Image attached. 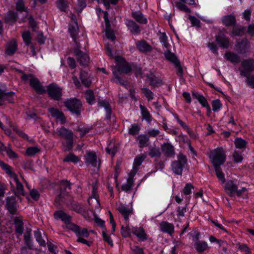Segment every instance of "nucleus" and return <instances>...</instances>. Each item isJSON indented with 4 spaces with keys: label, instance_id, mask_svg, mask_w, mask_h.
<instances>
[{
    "label": "nucleus",
    "instance_id": "obj_1",
    "mask_svg": "<svg viewBox=\"0 0 254 254\" xmlns=\"http://www.w3.org/2000/svg\"><path fill=\"white\" fill-rule=\"evenodd\" d=\"M133 66L131 67L130 64H116L112 66L113 72L115 78L120 84L125 86L127 88L126 82L123 81L122 78L119 76V74L127 73L133 70L136 77H142L143 75H146L142 71V68L138 66V64H133ZM140 65V64H139Z\"/></svg>",
    "mask_w": 254,
    "mask_h": 254
},
{
    "label": "nucleus",
    "instance_id": "obj_2",
    "mask_svg": "<svg viewBox=\"0 0 254 254\" xmlns=\"http://www.w3.org/2000/svg\"><path fill=\"white\" fill-rule=\"evenodd\" d=\"M53 135H57L60 137L65 139L62 142L63 148L65 151H69L72 149L73 144L74 134L71 130H69L62 127L58 128L56 131L53 132Z\"/></svg>",
    "mask_w": 254,
    "mask_h": 254
},
{
    "label": "nucleus",
    "instance_id": "obj_3",
    "mask_svg": "<svg viewBox=\"0 0 254 254\" xmlns=\"http://www.w3.org/2000/svg\"><path fill=\"white\" fill-rule=\"evenodd\" d=\"M209 157L214 167L220 166L225 162L226 155L222 147H218L211 151Z\"/></svg>",
    "mask_w": 254,
    "mask_h": 254
},
{
    "label": "nucleus",
    "instance_id": "obj_4",
    "mask_svg": "<svg viewBox=\"0 0 254 254\" xmlns=\"http://www.w3.org/2000/svg\"><path fill=\"white\" fill-rule=\"evenodd\" d=\"M24 245L20 249L21 254H33L34 251H37L35 249L31 236V230L27 229L24 234Z\"/></svg>",
    "mask_w": 254,
    "mask_h": 254
},
{
    "label": "nucleus",
    "instance_id": "obj_5",
    "mask_svg": "<svg viewBox=\"0 0 254 254\" xmlns=\"http://www.w3.org/2000/svg\"><path fill=\"white\" fill-rule=\"evenodd\" d=\"M187 162L186 156L182 153H179L177 155V160L172 162L173 172L176 175H182L183 169L187 165Z\"/></svg>",
    "mask_w": 254,
    "mask_h": 254
},
{
    "label": "nucleus",
    "instance_id": "obj_6",
    "mask_svg": "<svg viewBox=\"0 0 254 254\" xmlns=\"http://www.w3.org/2000/svg\"><path fill=\"white\" fill-rule=\"evenodd\" d=\"M224 189L226 192L230 196H234L235 195L239 197L241 196L247 191V189L244 187L240 190H238L237 182L232 180H228L226 182Z\"/></svg>",
    "mask_w": 254,
    "mask_h": 254
},
{
    "label": "nucleus",
    "instance_id": "obj_7",
    "mask_svg": "<svg viewBox=\"0 0 254 254\" xmlns=\"http://www.w3.org/2000/svg\"><path fill=\"white\" fill-rule=\"evenodd\" d=\"M21 79L24 82L29 81L30 86L34 89L38 94H43L46 92L44 88L41 85L38 78L32 74H24L21 76Z\"/></svg>",
    "mask_w": 254,
    "mask_h": 254
},
{
    "label": "nucleus",
    "instance_id": "obj_8",
    "mask_svg": "<svg viewBox=\"0 0 254 254\" xmlns=\"http://www.w3.org/2000/svg\"><path fill=\"white\" fill-rule=\"evenodd\" d=\"M64 106L72 113L79 116L80 114L82 104L80 100L70 98L64 102Z\"/></svg>",
    "mask_w": 254,
    "mask_h": 254
},
{
    "label": "nucleus",
    "instance_id": "obj_9",
    "mask_svg": "<svg viewBox=\"0 0 254 254\" xmlns=\"http://www.w3.org/2000/svg\"><path fill=\"white\" fill-rule=\"evenodd\" d=\"M47 91L49 96L55 100H60L62 96V89L54 83L47 86Z\"/></svg>",
    "mask_w": 254,
    "mask_h": 254
},
{
    "label": "nucleus",
    "instance_id": "obj_10",
    "mask_svg": "<svg viewBox=\"0 0 254 254\" xmlns=\"http://www.w3.org/2000/svg\"><path fill=\"white\" fill-rule=\"evenodd\" d=\"M97 189L98 185L96 182L92 186L91 195L88 199L89 204L91 206L93 205V207H94L95 209H99L100 207Z\"/></svg>",
    "mask_w": 254,
    "mask_h": 254
},
{
    "label": "nucleus",
    "instance_id": "obj_11",
    "mask_svg": "<svg viewBox=\"0 0 254 254\" xmlns=\"http://www.w3.org/2000/svg\"><path fill=\"white\" fill-rule=\"evenodd\" d=\"M5 86L0 83V106L2 105L5 101L8 103L13 102V98L14 93L13 92L6 93Z\"/></svg>",
    "mask_w": 254,
    "mask_h": 254
},
{
    "label": "nucleus",
    "instance_id": "obj_12",
    "mask_svg": "<svg viewBox=\"0 0 254 254\" xmlns=\"http://www.w3.org/2000/svg\"><path fill=\"white\" fill-rule=\"evenodd\" d=\"M48 110L51 116L55 119L57 123H59L62 125L66 123V118L62 111L55 108H49Z\"/></svg>",
    "mask_w": 254,
    "mask_h": 254
},
{
    "label": "nucleus",
    "instance_id": "obj_13",
    "mask_svg": "<svg viewBox=\"0 0 254 254\" xmlns=\"http://www.w3.org/2000/svg\"><path fill=\"white\" fill-rule=\"evenodd\" d=\"M68 229L74 232L78 238L81 237L88 238L89 236V233L87 229H82L80 226L74 223L69 224Z\"/></svg>",
    "mask_w": 254,
    "mask_h": 254
},
{
    "label": "nucleus",
    "instance_id": "obj_14",
    "mask_svg": "<svg viewBox=\"0 0 254 254\" xmlns=\"http://www.w3.org/2000/svg\"><path fill=\"white\" fill-rule=\"evenodd\" d=\"M146 158V155L144 153L140 154L135 157L134 160L132 169L129 173V175L134 176L139 169V166Z\"/></svg>",
    "mask_w": 254,
    "mask_h": 254
},
{
    "label": "nucleus",
    "instance_id": "obj_15",
    "mask_svg": "<svg viewBox=\"0 0 254 254\" xmlns=\"http://www.w3.org/2000/svg\"><path fill=\"white\" fill-rule=\"evenodd\" d=\"M161 150L166 157L173 158L175 155L174 146L170 142H165L161 146Z\"/></svg>",
    "mask_w": 254,
    "mask_h": 254
},
{
    "label": "nucleus",
    "instance_id": "obj_16",
    "mask_svg": "<svg viewBox=\"0 0 254 254\" xmlns=\"http://www.w3.org/2000/svg\"><path fill=\"white\" fill-rule=\"evenodd\" d=\"M54 216L56 219H60L62 221L64 222L66 224L67 229L69 224H73L71 223V216L62 210H58L55 211L54 214Z\"/></svg>",
    "mask_w": 254,
    "mask_h": 254
},
{
    "label": "nucleus",
    "instance_id": "obj_17",
    "mask_svg": "<svg viewBox=\"0 0 254 254\" xmlns=\"http://www.w3.org/2000/svg\"><path fill=\"white\" fill-rule=\"evenodd\" d=\"M71 19L73 23L69 25L68 31L72 38L75 41L76 35L78 34V26L76 21V17L74 15L71 14Z\"/></svg>",
    "mask_w": 254,
    "mask_h": 254
},
{
    "label": "nucleus",
    "instance_id": "obj_18",
    "mask_svg": "<svg viewBox=\"0 0 254 254\" xmlns=\"http://www.w3.org/2000/svg\"><path fill=\"white\" fill-rule=\"evenodd\" d=\"M6 206L11 214H15L17 211V203L15 200V197L14 196H8L6 198Z\"/></svg>",
    "mask_w": 254,
    "mask_h": 254
},
{
    "label": "nucleus",
    "instance_id": "obj_19",
    "mask_svg": "<svg viewBox=\"0 0 254 254\" xmlns=\"http://www.w3.org/2000/svg\"><path fill=\"white\" fill-rule=\"evenodd\" d=\"M131 231L141 241L143 242L148 239V236L145 233V230L141 227H132Z\"/></svg>",
    "mask_w": 254,
    "mask_h": 254
},
{
    "label": "nucleus",
    "instance_id": "obj_20",
    "mask_svg": "<svg viewBox=\"0 0 254 254\" xmlns=\"http://www.w3.org/2000/svg\"><path fill=\"white\" fill-rule=\"evenodd\" d=\"M250 48L249 42L247 39H245L241 41V42H237V44L235 45V49L240 52V53H246Z\"/></svg>",
    "mask_w": 254,
    "mask_h": 254
},
{
    "label": "nucleus",
    "instance_id": "obj_21",
    "mask_svg": "<svg viewBox=\"0 0 254 254\" xmlns=\"http://www.w3.org/2000/svg\"><path fill=\"white\" fill-rule=\"evenodd\" d=\"M118 210L124 217L126 221H128L129 216L132 214V207H128L124 205H120L118 208Z\"/></svg>",
    "mask_w": 254,
    "mask_h": 254
},
{
    "label": "nucleus",
    "instance_id": "obj_22",
    "mask_svg": "<svg viewBox=\"0 0 254 254\" xmlns=\"http://www.w3.org/2000/svg\"><path fill=\"white\" fill-rule=\"evenodd\" d=\"M61 193L56 198V201H59L65 194L64 192L68 193L67 190L71 189L70 183L67 181H62L60 185Z\"/></svg>",
    "mask_w": 254,
    "mask_h": 254
},
{
    "label": "nucleus",
    "instance_id": "obj_23",
    "mask_svg": "<svg viewBox=\"0 0 254 254\" xmlns=\"http://www.w3.org/2000/svg\"><path fill=\"white\" fill-rule=\"evenodd\" d=\"M104 21L105 23L106 29L105 34L107 38L113 41L115 39L114 32L110 29V24L108 19V14L104 13Z\"/></svg>",
    "mask_w": 254,
    "mask_h": 254
},
{
    "label": "nucleus",
    "instance_id": "obj_24",
    "mask_svg": "<svg viewBox=\"0 0 254 254\" xmlns=\"http://www.w3.org/2000/svg\"><path fill=\"white\" fill-rule=\"evenodd\" d=\"M85 163L91 165L93 167H96L98 165L97 156L93 152H87L85 156Z\"/></svg>",
    "mask_w": 254,
    "mask_h": 254
},
{
    "label": "nucleus",
    "instance_id": "obj_25",
    "mask_svg": "<svg viewBox=\"0 0 254 254\" xmlns=\"http://www.w3.org/2000/svg\"><path fill=\"white\" fill-rule=\"evenodd\" d=\"M159 227L161 231L163 233L172 235L174 232V225L167 221L161 222L159 224Z\"/></svg>",
    "mask_w": 254,
    "mask_h": 254
},
{
    "label": "nucleus",
    "instance_id": "obj_26",
    "mask_svg": "<svg viewBox=\"0 0 254 254\" xmlns=\"http://www.w3.org/2000/svg\"><path fill=\"white\" fill-rule=\"evenodd\" d=\"M215 40L219 46L223 48H228L229 46V39L224 34L216 36Z\"/></svg>",
    "mask_w": 254,
    "mask_h": 254
},
{
    "label": "nucleus",
    "instance_id": "obj_27",
    "mask_svg": "<svg viewBox=\"0 0 254 254\" xmlns=\"http://www.w3.org/2000/svg\"><path fill=\"white\" fill-rule=\"evenodd\" d=\"M145 76L149 81V85L151 86H158L162 83V80L151 72H149V73H146Z\"/></svg>",
    "mask_w": 254,
    "mask_h": 254
},
{
    "label": "nucleus",
    "instance_id": "obj_28",
    "mask_svg": "<svg viewBox=\"0 0 254 254\" xmlns=\"http://www.w3.org/2000/svg\"><path fill=\"white\" fill-rule=\"evenodd\" d=\"M34 236L36 241L39 243V245L41 247H45L46 243L44 238L47 239V236L43 233V235L39 229H37L34 232Z\"/></svg>",
    "mask_w": 254,
    "mask_h": 254
},
{
    "label": "nucleus",
    "instance_id": "obj_29",
    "mask_svg": "<svg viewBox=\"0 0 254 254\" xmlns=\"http://www.w3.org/2000/svg\"><path fill=\"white\" fill-rule=\"evenodd\" d=\"M254 70V64H242L240 69L241 75L246 77L251 76L250 73Z\"/></svg>",
    "mask_w": 254,
    "mask_h": 254
},
{
    "label": "nucleus",
    "instance_id": "obj_30",
    "mask_svg": "<svg viewBox=\"0 0 254 254\" xmlns=\"http://www.w3.org/2000/svg\"><path fill=\"white\" fill-rule=\"evenodd\" d=\"M192 95L193 98L196 99L199 101L202 106L206 107L207 110L209 111H210V107L206 99L202 95L194 92L192 93Z\"/></svg>",
    "mask_w": 254,
    "mask_h": 254
},
{
    "label": "nucleus",
    "instance_id": "obj_31",
    "mask_svg": "<svg viewBox=\"0 0 254 254\" xmlns=\"http://www.w3.org/2000/svg\"><path fill=\"white\" fill-rule=\"evenodd\" d=\"M22 37L24 43L28 46H31L32 52L33 55H35V49L31 44V36L29 31H25L22 34Z\"/></svg>",
    "mask_w": 254,
    "mask_h": 254
},
{
    "label": "nucleus",
    "instance_id": "obj_32",
    "mask_svg": "<svg viewBox=\"0 0 254 254\" xmlns=\"http://www.w3.org/2000/svg\"><path fill=\"white\" fill-rule=\"evenodd\" d=\"M136 47L141 52L147 53L152 50V47L145 41H140L136 43Z\"/></svg>",
    "mask_w": 254,
    "mask_h": 254
},
{
    "label": "nucleus",
    "instance_id": "obj_33",
    "mask_svg": "<svg viewBox=\"0 0 254 254\" xmlns=\"http://www.w3.org/2000/svg\"><path fill=\"white\" fill-rule=\"evenodd\" d=\"M136 140L138 141L139 147L143 148L149 145V136L145 134H140L136 137Z\"/></svg>",
    "mask_w": 254,
    "mask_h": 254
},
{
    "label": "nucleus",
    "instance_id": "obj_34",
    "mask_svg": "<svg viewBox=\"0 0 254 254\" xmlns=\"http://www.w3.org/2000/svg\"><path fill=\"white\" fill-rule=\"evenodd\" d=\"M126 24L128 29L133 34H137L140 32L139 26L133 21L131 20H127Z\"/></svg>",
    "mask_w": 254,
    "mask_h": 254
},
{
    "label": "nucleus",
    "instance_id": "obj_35",
    "mask_svg": "<svg viewBox=\"0 0 254 254\" xmlns=\"http://www.w3.org/2000/svg\"><path fill=\"white\" fill-rule=\"evenodd\" d=\"M17 49L16 41L12 39L7 43L5 53L8 55L13 54Z\"/></svg>",
    "mask_w": 254,
    "mask_h": 254
},
{
    "label": "nucleus",
    "instance_id": "obj_36",
    "mask_svg": "<svg viewBox=\"0 0 254 254\" xmlns=\"http://www.w3.org/2000/svg\"><path fill=\"white\" fill-rule=\"evenodd\" d=\"M14 224L16 232L19 235H21L24 230V224L22 220L18 217H15L14 219Z\"/></svg>",
    "mask_w": 254,
    "mask_h": 254
},
{
    "label": "nucleus",
    "instance_id": "obj_37",
    "mask_svg": "<svg viewBox=\"0 0 254 254\" xmlns=\"http://www.w3.org/2000/svg\"><path fill=\"white\" fill-rule=\"evenodd\" d=\"M0 167L10 178L13 179L17 176L16 174L12 171L11 167L2 161H0Z\"/></svg>",
    "mask_w": 254,
    "mask_h": 254
},
{
    "label": "nucleus",
    "instance_id": "obj_38",
    "mask_svg": "<svg viewBox=\"0 0 254 254\" xmlns=\"http://www.w3.org/2000/svg\"><path fill=\"white\" fill-rule=\"evenodd\" d=\"M131 15L137 22L141 24H146L147 22V18L139 11L132 12Z\"/></svg>",
    "mask_w": 254,
    "mask_h": 254
},
{
    "label": "nucleus",
    "instance_id": "obj_39",
    "mask_svg": "<svg viewBox=\"0 0 254 254\" xmlns=\"http://www.w3.org/2000/svg\"><path fill=\"white\" fill-rule=\"evenodd\" d=\"M222 22L226 26H232L235 24L236 18L233 15H227L222 17Z\"/></svg>",
    "mask_w": 254,
    "mask_h": 254
},
{
    "label": "nucleus",
    "instance_id": "obj_40",
    "mask_svg": "<svg viewBox=\"0 0 254 254\" xmlns=\"http://www.w3.org/2000/svg\"><path fill=\"white\" fill-rule=\"evenodd\" d=\"M194 247L198 253H202L209 249L207 243L205 241H197L194 244Z\"/></svg>",
    "mask_w": 254,
    "mask_h": 254
},
{
    "label": "nucleus",
    "instance_id": "obj_41",
    "mask_svg": "<svg viewBox=\"0 0 254 254\" xmlns=\"http://www.w3.org/2000/svg\"><path fill=\"white\" fill-rule=\"evenodd\" d=\"M17 18V14L13 11H8L5 17V21L8 24H12L15 22Z\"/></svg>",
    "mask_w": 254,
    "mask_h": 254
},
{
    "label": "nucleus",
    "instance_id": "obj_42",
    "mask_svg": "<svg viewBox=\"0 0 254 254\" xmlns=\"http://www.w3.org/2000/svg\"><path fill=\"white\" fill-rule=\"evenodd\" d=\"M224 57L227 61L231 63H239L240 62L239 57L233 52H226Z\"/></svg>",
    "mask_w": 254,
    "mask_h": 254
},
{
    "label": "nucleus",
    "instance_id": "obj_43",
    "mask_svg": "<svg viewBox=\"0 0 254 254\" xmlns=\"http://www.w3.org/2000/svg\"><path fill=\"white\" fill-rule=\"evenodd\" d=\"M98 102V104L100 106L103 107L105 108L107 114V119H110L111 118V114L112 113V110L109 103L105 100H99Z\"/></svg>",
    "mask_w": 254,
    "mask_h": 254
},
{
    "label": "nucleus",
    "instance_id": "obj_44",
    "mask_svg": "<svg viewBox=\"0 0 254 254\" xmlns=\"http://www.w3.org/2000/svg\"><path fill=\"white\" fill-rule=\"evenodd\" d=\"M139 108L141 110V114L143 119L145 120L147 122H150L151 121V116L147 109L141 104L139 105Z\"/></svg>",
    "mask_w": 254,
    "mask_h": 254
},
{
    "label": "nucleus",
    "instance_id": "obj_45",
    "mask_svg": "<svg viewBox=\"0 0 254 254\" xmlns=\"http://www.w3.org/2000/svg\"><path fill=\"white\" fill-rule=\"evenodd\" d=\"M6 123L8 125L11 127L14 131H15L20 137L25 139H28V135L23 131L17 129V127L9 120H7Z\"/></svg>",
    "mask_w": 254,
    "mask_h": 254
},
{
    "label": "nucleus",
    "instance_id": "obj_46",
    "mask_svg": "<svg viewBox=\"0 0 254 254\" xmlns=\"http://www.w3.org/2000/svg\"><path fill=\"white\" fill-rule=\"evenodd\" d=\"M85 96L87 103L93 104L95 103V95L92 90H88L85 93Z\"/></svg>",
    "mask_w": 254,
    "mask_h": 254
},
{
    "label": "nucleus",
    "instance_id": "obj_47",
    "mask_svg": "<svg viewBox=\"0 0 254 254\" xmlns=\"http://www.w3.org/2000/svg\"><path fill=\"white\" fill-rule=\"evenodd\" d=\"M164 56L167 60L172 64H179V62L175 54L168 51L164 52Z\"/></svg>",
    "mask_w": 254,
    "mask_h": 254
},
{
    "label": "nucleus",
    "instance_id": "obj_48",
    "mask_svg": "<svg viewBox=\"0 0 254 254\" xmlns=\"http://www.w3.org/2000/svg\"><path fill=\"white\" fill-rule=\"evenodd\" d=\"M80 159L75 155L72 153H69L67 156L63 159L64 162H72L73 163H77L79 162Z\"/></svg>",
    "mask_w": 254,
    "mask_h": 254
},
{
    "label": "nucleus",
    "instance_id": "obj_49",
    "mask_svg": "<svg viewBox=\"0 0 254 254\" xmlns=\"http://www.w3.org/2000/svg\"><path fill=\"white\" fill-rule=\"evenodd\" d=\"M80 78L82 84H84L85 86L88 87L90 86L91 81L88 77L87 72L82 71L80 73Z\"/></svg>",
    "mask_w": 254,
    "mask_h": 254
},
{
    "label": "nucleus",
    "instance_id": "obj_50",
    "mask_svg": "<svg viewBox=\"0 0 254 254\" xmlns=\"http://www.w3.org/2000/svg\"><path fill=\"white\" fill-rule=\"evenodd\" d=\"M248 142L244 139L237 137L234 140L235 147L238 149H245Z\"/></svg>",
    "mask_w": 254,
    "mask_h": 254
},
{
    "label": "nucleus",
    "instance_id": "obj_51",
    "mask_svg": "<svg viewBox=\"0 0 254 254\" xmlns=\"http://www.w3.org/2000/svg\"><path fill=\"white\" fill-rule=\"evenodd\" d=\"M67 206L70 209L73 210L78 213L82 212V207L76 201H70Z\"/></svg>",
    "mask_w": 254,
    "mask_h": 254
},
{
    "label": "nucleus",
    "instance_id": "obj_52",
    "mask_svg": "<svg viewBox=\"0 0 254 254\" xmlns=\"http://www.w3.org/2000/svg\"><path fill=\"white\" fill-rule=\"evenodd\" d=\"M133 177V176L130 175L129 178L127 179L126 183L121 186V189L122 190L127 191L131 189L133 184V181L132 179Z\"/></svg>",
    "mask_w": 254,
    "mask_h": 254
},
{
    "label": "nucleus",
    "instance_id": "obj_53",
    "mask_svg": "<svg viewBox=\"0 0 254 254\" xmlns=\"http://www.w3.org/2000/svg\"><path fill=\"white\" fill-rule=\"evenodd\" d=\"M14 182L16 183V193L18 194L24 195V189L23 185L19 181L17 176L13 178Z\"/></svg>",
    "mask_w": 254,
    "mask_h": 254
},
{
    "label": "nucleus",
    "instance_id": "obj_54",
    "mask_svg": "<svg viewBox=\"0 0 254 254\" xmlns=\"http://www.w3.org/2000/svg\"><path fill=\"white\" fill-rule=\"evenodd\" d=\"M58 8L62 11H65L68 7V2L65 0H58L56 1Z\"/></svg>",
    "mask_w": 254,
    "mask_h": 254
},
{
    "label": "nucleus",
    "instance_id": "obj_55",
    "mask_svg": "<svg viewBox=\"0 0 254 254\" xmlns=\"http://www.w3.org/2000/svg\"><path fill=\"white\" fill-rule=\"evenodd\" d=\"M216 175L219 180L223 184L225 182L224 174L220 166H214Z\"/></svg>",
    "mask_w": 254,
    "mask_h": 254
},
{
    "label": "nucleus",
    "instance_id": "obj_56",
    "mask_svg": "<svg viewBox=\"0 0 254 254\" xmlns=\"http://www.w3.org/2000/svg\"><path fill=\"white\" fill-rule=\"evenodd\" d=\"M140 129L139 126L137 124H134L131 125L128 129V133L132 135L138 134Z\"/></svg>",
    "mask_w": 254,
    "mask_h": 254
},
{
    "label": "nucleus",
    "instance_id": "obj_57",
    "mask_svg": "<svg viewBox=\"0 0 254 254\" xmlns=\"http://www.w3.org/2000/svg\"><path fill=\"white\" fill-rule=\"evenodd\" d=\"M77 60L80 64H84L89 62V58L87 54L80 52L78 55Z\"/></svg>",
    "mask_w": 254,
    "mask_h": 254
},
{
    "label": "nucleus",
    "instance_id": "obj_58",
    "mask_svg": "<svg viewBox=\"0 0 254 254\" xmlns=\"http://www.w3.org/2000/svg\"><path fill=\"white\" fill-rule=\"evenodd\" d=\"M141 90L148 101L153 99V93L150 89L147 88H142Z\"/></svg>",
    "mask_w": 254,
    "mask_h": 254
},
{
    "label": "nucleus",
    "instance_id": "obj_59",
    "mask_svg": "<svg viewBox=\"0 0 254 254\" xmlns=\"http://www.w3.org/2000/svg\"><path fill=\"white\" fill-rule=\"evenodd\" d=\"M40 151L37 147H28L26 151V154L28 156H32L38 153Z\"/></svg>",
    "mask_w": 254,
    "mask_h": 254
},
{
    "label": "nucleus",
    "instance_id": "obj_60",
    "mask_svg": "<svg viewBox=\"0 0 254 254\" xmlns=\"http://www.w3.org/2000/svg\"><path fill=\"white\" fill-rule=\"evenodd\" d=\"M91 127H85L79 126L76 128V130L80 132L81 137H82L86 133L89 132L91 130Z\"/></svg>",
    "mask_w": 254,
    "mask_h": 254
},
{
    "label": "nucleus",
    "instance_id": "obj_61",
    "mask_svg": "<svg viewBox=\"0 0 254 254\" xmlns=\"http://www.w3.org/2000/svg\"><path fill=\"white\" fill-rule=\"evenodd\" d=\"M233 157L234 161L236 163H241L243 160V157L242 154V152L239 151H234Z\"/></svg>",
    "mask_w": 254,
    "mask_h": 254
},
{
    "label": "nucleus",
    "instance_id": "obj_62",
    "mask_svg": "<svg viewBox=\"0 0 254 254\" xmlns=\"http://www.w3.org/2000/svg\"><path fill=\"white\" fill-rule=\"evenodd\" d=\"M149 155L151 157H160L161 153L158 148L150 147L149 148Z\"/></svg>",
    "mask_w": 254,
    "mask_h": 254
},
{
    "label": "nucleus",
    "instance_id": "obj_63",
    "mask_svg": "<svg viewBox=\"0 0 254 254\" xmlns=\"http://www.w3.org/2000/svg\"><path fill=\"white\" fill-rule=\"evenodd\" d=\"M16 9L17 11H25L27 12V8H25L23 0H18L16 3Z\"/></svg>",
    "mask_w": 254,
    "mask_h": 254
},
{
    "label": "nucleus",
    "instance_id": "obj_64",
    "mask_svg": "<svg viewBox=\"0 0 254 254\" xmlns=\"http://www.w3.org/2000/svg\"><path fill=\"white\" fill-rule=\"evenodd\" d=\"M193 186L190 183H187L182 190V192L185 195H189L191 192Z\"/></svg>",
    "mask_w": 254,
    "mask_h": 254
}]
</instances>
